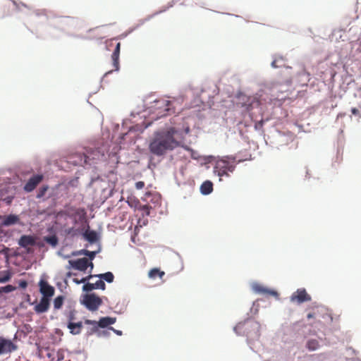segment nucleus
<instances>
[{"instance_id": "27", "label": "nucleus", "mask_w": 361, "mask_h": 361, "mask_svg": "<svg viewBox=\"0 0 361 361\" xmlns=\"http://www.w3.org/2000/svg\"><path fill=\"white\" fill-rule=\"evenodd\" d=\"M64 298L62 295L56 297L54 300V307L55 309H60L63 303Z\"/></svg>"}, {"instance_id": "1", "label": "nucleus", "mask_w": 361, "mask_h": 361, "mask_svg": "<svg viewBox=\"0 0 361 361\" xmlns=\"http://www.w3.org/2000/svg\"><path fill=\"white\" fill-rule=\"evenodd\" d=\"M177 130L171 127L166 130L156 133L152 139L149 149L154 155L162 156L180 146V142L175 138Z\"/></svg>"}, {"instance_id": "8", "label": "nucleus", "mask_w": 361, "mask_h": 361, "mask_svg": "<svg viewBox=\"0 0 361 361\" xmlns=\"http://www.w3.org/2000/svg\"><path fill=\"white\" fill-rule=\"evenodd\" d=\"M39 286L40 293L43 295V297L49 298L54 295V287L50 286L46 281L41 280L39 283Z\"/></svg>"}, {"instance_id": "23", "label": "nucleus", "mask_w": 361, "mask_h": 361, "mask_svg": "<svg viewBox=\"0 0 361 361\" xmlns=\"http://www.w3.org/2000/svg\"><path fill=\"white\" fill-rule=\"evenodd\" d=\"M94 276L99 278L100 280H104L108 283H112L114 279V274L110 271L106 272L104 274L94 275Z\"/></svg>"}, {"instance_id": "25", "label": "nucleus", "mask_w": 361, "mask_h": 361, "mask_svg": "<svg viewBox=\"0 0 361 361\" xmlns=\"http://www.w3.org/2000/svg\"><path fill=\"white\" fill-rule=\"evenodd\" d=\"M44 240L54 247H56L59 243L58 238L56 235L46 236L44 238Z\"/></svg>"}, {"instance_id": "2", "label": "nucleus", "mask_w": 361, "mask_h": 361, "mask_svg": "<svg viewBox=\"0 0 361 361\" xmlns=\"http://www.w3.org/2000/svg\"><path fill=\"white\" fill-rule=\"evenodd\" d=\"M238 335L245 336L249 340H255L260 336V324L254 319H247L238 323L234 328Z\"/></svg>"}, {"instance_id": "15", "label": "nucleus", "mask_w": 361, "mask_h": 361, "mask_svg": "<svg viewBox=\"0 0 361 361\" xmlns=\"http://www.w3.org/2000/svg\"><path fill=\"white\" fill-rule=\"evenodd\" d=\"M155 103L157 104V108L158 109H164V111H166L163 115L166 116L169 114V112L171 111L170 106L171 105V102L167 99H161L155 101Z\"/></svg>"}, {"instance_id": "10", "label": "nucleus", "mask_w": 361, "mask_h": 361, "mask_svg": "<svg viewBox=\"0 0 361 361\" xmlns=\"http://www.w3.org/2000/svg\"><path fill=\"white\" fill-rule=\"evenodd\" d=\"M252 289L255 293H257L267 295H271L276 298H279V293H277V291L267 288L259 283L254 284L252 286Z\"/></svg>"}, {"instance_id": "45", "label": "nucleus", "mask_w": 361, "mask_h": 361, "mask_svg": "<svg viewBox=\"0 0 361 361\" xmlns=\"http://www.w3.org/2000/svg\"><path fill=\"white\" fill-rule=\"evenodd\" d=\"M47 356H48V357H51V354H50V353H48V354H47Z\"/></svg>"}, {"instance_id": "37", "label": "nucleus", "mask_w": 361, "mask_h": 361, "mask_svg": "<svg viewBox=\"0 0 361 361\" xmlns=\"http://www.w3.org/2000/svg\"><path fill=\"white\" fill-rule=\"evenodd\" d=\"M264 125V121L263 120H261L259 121V122H257L255 125V128H257L259 127H262Z\"/></svg>"}, {"instance_id": "33", "label": "nucleus", "mask_w": 361, "mask_h": 361, "mask_svg": "<svg viewBox=\"0 0 361 361\" xmlns=\"http://www.w3.org/2000/svg\"><path fill=\"white\" fill-rule=\"evenodd\" d=\"M140 209L145 212L146 215H149L150 207L148 205H143L140 207Z\"/></svg>"}, {"instance_id": "11", "label": "nucleus", "mask_w": 361, "mask_h": 361, "mask_svg": "<svg viewBox=\"0 0 361 361\" xmlns=\"http://www.w3.org/2000/svg\"><path fill=\"white\" fill-rule=\"evenodd\" d=\"M50 306V300L47 297H42L39 301V302L34 307L35 311L38 313H44L46 312Z\"/></svg>"}, {"instance_id": "40", "label": "nucleus", "mask_w": 361, "mask_h": 361, "mask_svg": "<svg viewBox=\"0 0 361 361\" xmlns=\"http://www.w3.org/2000/svg\"><path fill=\"white\" fill-rule=\"evenodd\" d=\"M277 61H277V59H274V60L272 61V63H271V66H272L273 68H277V67H279V66L277 65Z\"/></svg>"}, {"instance_id": "13", "label": "nucleus", "mask_w": 361, "mask_h": 361, "mask_svg": "<svg viewBox=\"0 0 361 361\" xmlns=\"http://www.w3.org/2000/svg\"><path fill=\"white\" fill-rule=\"evenodd\" d=\"M120 49H121V43L117 42L115 47V49L112 53L111 59H112V65L114 68V71L119 70V55H120Z\"/></svg>"}, {"instance_id": "19", "label": "nucleus", "mask_w": 361, "mask_h": 361, "mask_svg": "<svg viewBox=\"0 0 361 361\" xmlns=\"http://www.w3.org/2000/svg\"><path fill=\"white\" fill-rule=\"evenodd\" d=\"M213 190V183L209 180L204 181L200 186V192L203 195H209Z\"/></svg>"}, {"instance_id": "6", "label": "nucleus", "mask_w": 361, "mask_h": 361, "mask_svg": "<svg viewBox=\"0 0 361 361\" xmlns=\"http://www.w3.org/2000/svg\"><path fill=\"white\" fill-rule=\"evenodd\" d=\"M290 300L292 302H296L298 304L302 303L304 302H307L311 300V297L307 294L305 289L300 288L298 289L295 292H294L290 296Z\"/></svg>"}, {"instance_id": "35", "label": "nucleus", "mask_w": 361, "mask_h": 361, "mask_svg": "<svg viewBox=\"0 0 361 361\" xmlns=\"http://www.w3.org/2000/svg\"><path fill=\"white\" fill-rule=\"evenodd\" d=\"M19 286H20V288H25L27 286V281H24V280L20 281L19 282Z\"/></svg>"}, {"instance_id": "34", "label": "nucleus", "mask_w": 361, "mask_h": 361, "mask_svg": "<svg viewBox=\"0 0 361 361\" xmlns=\"http://www.w3.org/2000/svg\"><path fill=\"white\" fill-rule=\"evenodd\" d=\"M145 187V183L143 181H138L135 183V188L137 190H141Z\"/></svg>"}, {"instance_id": "31", "label": "nucleus", "mask_w": 361, "mask_h": 361, "mask_svg": "<svg viewBox=\"0 0 361 361\" xmlns=\"http://www.w3.org/2000/svg\"><path fill=\"white\" fill-rule=\"evenodd\" d=\"M47 189H48L47 186H42V188H40L39 191H38L37 197L38 198H40V197H43L45 195Z\"/></svg>"}, {"instance_id": "44", "label": "nucleus", "mask_w": 361, "mask_h": 361, "mask_svg": "<svg viewBox=\"0 0 361 361\" xmlns=\"http://www.w3.org/2000/svg\"><path fill=\"white\" fill-rule=\"evenodd\" d=\"M161 12H163V11H157L154 13V15H157L159 13H161Z\"/></svg>"}, {"instance_id": "38", "label": "nucleus", "mask_w": 361, "mask_h": 361, "mask_svg": "<svg viewBox=\"0 0 361 361\" xmlns=\"http://www.w3.org/2000/svg\"><path fill=\"white\" fill-rule=\"evenodd\" d=\"M74 319V313L73 312H71L68 315V320L69 322H72V320Z\"/></svg>"}, {"instance_id": "16", "label": "nucleus", "mask_w": 361, "mask_h": 361, "mask_svg": "<svg viewBox=\"0 0 361 361\" xmlns=\"http://www.w3.org/2000/svg\"><path fill=\"white\" fill-rule=\"evenodd\" d=\"M68 328L70 329V331L72 334H79L81 332L82 328V323L81 322L77 323L69 322L68 324Z\"/></svg>"}, {"instance_id": "20", "label": "nucleus", "mask_w": 361, "mask_h": 361, "mask_svg": "<svg viewBox=\"0 0 361 361\" xmlns=\"http://www.w3.org/2000/svg\"><path fill=\"white\" fill-rule=\"evenodd\" d=\"M83 236L90 243H95L98 239L97 233L95 231L87 230L83 233Z\"/></svg>"}, {"instance_id": "9", "label": "nucleus", "mask_w": 361, "mask_h": 361, "mask_svg": "<svg viewBox=\"0 0 361 361\" xmlns=\"http://www.w3.org/2000/svg\"><path fill=\"white\" fill-rule=\"evenodd\" d=\"M43 176L42 175H35L31 177L27 182V183L24 186V190L26 192L32 191L37 185L42 180Z\"/></svg>"}, {"instance_id": "5", "label": "nucleus", "mask_w": 361, "mask_h": 361, "mask_svg": "<svg viewBox=\"0 0 361 361\" xmlns=\"http://www.w3.org/2000/svg\"><path fill=\"white\" fill-rule=\"evenodd\" d=\"M18 349V346L11 340L0 336V355L9 354Z\"/></svg>"}, {"instance_id": "28", "label": "nucleus", "mask_w": 361, "mask_h": 361, "mask_svg": "<svg viewBox=\"0 0 361 361\" xmlns=\"http://www.w3.org/2000/svg\"><path fill=\"white\" fill-rule=\"evenodd\" d=\"M79 233H80L79 230L75 229L73 227L65 229V233L67 235H70L71 237L77 235L78 234H79Z\"/></svg>"}, {"instance_id": "17", "label": "nucleus", "mask_w": 361, "mask_h": 361, "mask_svg": "<svg viewBox=\"0 0 361 361\" xmlns=\"http://www.w3.org/2000/svg\"><path fill=\"white\" fill-rule=\"evenodd\" d=\"M19 218L18 216L14 214H10L4 217L2 224L4 226H8L17 224Z\"/></svg>"}, {"instance_id": "36", "label": "nucleus", "mask_w": 361, "mask_h": 361, "mask_svg": "<svg viewBox=\"0 0 361 361\" xmlns=\"http://www.w3.org/2000/svg\"><path fill=\"white\" fill-rule=\"evenodd\" d=\"M351 112H352V114H353V115H355V116H360V111H359V110H358L357 109H356V108H353V109H351Z\"/></svg>"}, {"instance_id": "42", "label": "nucleus", "mask_w": 361, "mask_h": 361, "mask_svg": "<svg viewBox=\"0 0 361 361\" xmlns=\"http://www.w3.org/2000/svg\"><path fill=\"white\" fill-rule=\"evenodd\" d=\"M85 324H97V322H94V321L89 320V319H87V320L85 321Z\"/></svg>"}, {"instance_id": "32", "label": "nucleus", "mask_w": 361, "mask_h": 361, "mask_svg": "<svg viewBox=\"0 0 361 361\" xmlns=\"http://www.w3.org/2000/svg\"><path fill=\"white\" fill-rule=\"evenodd\" d=\"M92 278H93V275H89L86 277L82 278L80 280H78V279H74L73 281L75 282L76 283H85Z\"/></svg>"}, {"instance_id": "24", "label": "nucleus", "mask_w": 361, "mask_h": 361, "mask_svg": "<svg viewBox=\"0 0 361 361\" xmlns=\"http://www.w3.org/2000/svg\"><path fill=\"white\" fill-rule=\"evenodd\" d=\"M307 348L310 350H316L319 348V343L316 339H310L306 343Z\"/></svg>"}, {"instance_id": "22", "label": "nucleus", "mask_w": 361, "mask_h": 361, "mask_svg": "<svg viewBox=\"0 0 361 361\" xmlns=\"http://www.w3.org/2000/svg\"><path fill=\"white\" fill-rule=\"evenodd\" d=\"M165 275V272L158 268L152 269L148 274L150 279H155L157 277L161 279Z\"/></svg>"}, {"instance_id": "14", "label": "nucleus", "mask_w": 361, "mask_h": 361, "mask_svg": "<svg viewBox=\"0 0 361 361\" xmlns=\"http://www.w3.org/2000/svg\"><path fill=\"white\" fill-rule=\"evenodd\" d=\"M35 244V238L32 235H23L18 240V245L24 248L32 246Z\"/></svg>"}, {"instance_id": "26", "label": "nucleus", "mask_w": 361, "mask_h": 361, "mask_svg": "<svg viewBox=\"0 0 361 361\" xmlns=\"http://www.w3.org/2000/svg\"><path fill=\"white\" fill-rule=\"evenodd\" d=\"M16 289V286H13L12 285H7L4 287L0 288V298H1L3 293H8L12 291H14Z\"/></svg>"}, {"instance_id": "29", "label": "nucleus", "mask_w": 361, "mask_h": 361, "mask_svg": "<svg viewBox=\"0 0 361 361\" xmlns=\"http://www.w3.org/2000/svg\"><path fill=\"white\" fill-rule=\"evenodd\" d=\"M80 253L88 256L90 258V259H92L95 257L97 252L93 251H89L87 250H82L80 252Z\"/></svg>"}, {"instance_id": "3", "label": "nucleus", "mask_w": 361, "mask_h": 361, "mask_svg": "<svg viewBox=\"0 0 361 361\" xmlns=\"http://www.w3.org/2000/svg\"><path fill=\"white\" fill-rule=\"evenodd\" d=\"M235 169V159L225 157L216 161L214 171L220 178L219 180H221L223 176H228V173H233Z\"/></svg>"}, {"instance_id": "43", "label": "nucleus", "mask_w": 361, "mask_h": 361, "mask_svg": "<svg viewBox=\"0 0 361 361\" xmlns=\"http://www.w3.org/2000/svg\"><path fill=\"white\" fill-rule=\"evenodd\" d=\"M113 42H114V39H111L109 42H108V47H111L113 45Z\"/></svg>"}, {"instance_id": "21", "label": "nucleus", "mask_w": 361, "mask_h": 361, "mask_svg": "<svg viewBox=\"0 0 361 361\" xmlns=\"http://www.w3.org/2000/svg\"><path fill=\"white\" fill-rule=\"evenodd\" d=\"M13 276V273L10 270H3L0 271V283L8 282Z\"/></svg>"}, {"instance_id": "39", "label": "nucleus", "mask_w": 361, "mask_h": 361, "mask_svg": "<svg viewBox=\"0 0 361 361\" xmlns=\"http://www.w3.org/2000/svg\"><path fill=\"white\" fill-rule=\"evenodd\" d=\"M110 329L113 330L118 336H121L122 335V331H121L116 330L113 327H111Z\"/></svg>"}, {"instance_id": "18", "label": "nucleus", "mask_w": 361, "mask_h": 361, "mask_svg": "<svg viewBox=\"0 0 361 361\" xmlns=\"http://www.w3.org/2000/svg\"><path fill=\"white\" fill-rule=\"evenodd\" d=\"M115 317H102L97 323V325L101 328H105L109 325L113 324L116 322Z\"/></svg>"}, {"instance_id": "30", "label": "nucleus", "mask_w": 361, "mask_h": 361, "mask_svg": "<svg viewBox=\"0 0 361 361\" xmlns=\"http://www.w3.org/2000/svg\"><path fill=\"white\" fill-rule=\"evenodd\" d=\"M56 361H62L65 357V350L62 348L59 349L56 352Z\"/></svg>"}, {"instance_id": "4", "label": "nucleus", "mask_w": 361, "mask_h": 361, "mask_svg": "<svg viewBox=\"0 0 361 361\" xmlns=\"http://www.w3.org/2000/svg\"><path fill=\"white\" fill-rule=\"evenodd\" d=\"M82 303L91 311L97 310L102 305V299L94 293L86 294L83 297Z\"/></svg>"}, {"instance_id": "7", "label": "nucleus", "mask_w": 361, "mask_h": 361, "mask_svg": "<svg viewBox=\"0 0 361 361\" xmlns=\"http://www.w3.org/2000/svg\"><path fill=\"white\" fill-rule=\"evenodd\" d=\"M69 264L71 267L77 270L85 271L87 269L88 266L90 265L92 268L93 267L92 262L89 263L88 259L87 258H81L78 259L76 260H70Z\"/></svg>"}, {"instance_id": "41", "label": "nucleus", "mask_w": 361, "mask_h": 361, "mask_svg": "<svg viewBox=\"0 0 361 361\" xmlns=\"http://www.w3.org/2000/svg\"><path fill=\"white\" fill-rule=\"evenodd\" d=\"M314 316H315V315H314V313H313V312H310V313H308V314H307V319H311V318H314Z\"/></svg>"}, {"instance_id": "12", "label": "nucleus", "mask_w": 361, "mask_h": 361, "mask_svg": "<svg viewBox=\"0 0 361 361\" xmlns=\"http://www.w3.org/2000/svg\"><path fill=\"white\" fill-rule=\"evenodd\" d=\"M106 285L104 281L102 280H98L95 283H86L84 284L82 287V290L85 292H90L92 291L94 289H101V290H105Z\"/></svg>"}]
</instances>
